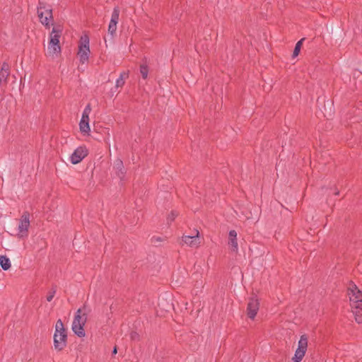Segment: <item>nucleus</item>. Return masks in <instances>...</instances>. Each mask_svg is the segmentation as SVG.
I'll return each mask as SVG.
<instances>
[{"label":"nucleus","instance_id":"obj_13","mask_svg":"<svg viewBox=\"0 0 362 362\" xmlns=\"http://www.w3.org/2000/svg\"><path fill=\"white\" fill-rule=\"evenodd\" d=\"M259 310L258 300L252 298L250 300L247 305V315L250 319H254Z\"/></svg>","mask_w":362,"mask_h":362},{"label":"nucleus","instance_id":"obj_1","mask_svg":"<svg viewBox=\"0 0 362 362\" xmlns=\"http://www.w3.org/2000/svg\"><path fill=\"white\" fill-rule=\"evenodd\" d=\"M62 33V28L60 25L52 28L49 35V42L47 45V54L49 57H57L61 53V47L59 45V39Z\"/></svg>","mask_w":362,"mask_h":362},{"label":"nucleus","instance_id":"obj_2","mask_svg":"<svg viewBox=\"0 0 362 362\" xmlns=\"http://www.w3.org/2000/svg\"><path fill=\"white\" fill-rule=\"evenodd\" d=\"M87 317L88 312L85 307L78 308L75 313L71 329L78 337H84L86 336L84 326L86 323Z\"/></svg>","mask_w":362,"mask_h":362},{"label":"nucleus","instance_id":"obj_20","mask_svg":"<svg viewBox=\"0 0 362 362\" xmlns=\"http://www.w3.org/2000/svg\"><path fill=\"white\" fill-rule=\"evenodd\" d=\"M303 40L304 39H301L296 44V46H295V48H294V50L293 52V57H296L298 55Z\"/></svg>","mask_w":362,"mask_h":362},{"label":"nucleus","instance_id":"obj_11","mask_svg":"<svg viewBox=\"0 0 362 362\" xmlns=\"http://www.w3.org/2000/svg\"><path fill=\"white\" fill-rule=\"evenodd\" d=\"M238 234L235 230H231L228 233V245L232 252H238Z\"/></svg>","mask_w":362,"mask_h":362},{"label":"nucleus","instance_id":"obj_23","mask_svg":"<svg viewBox=\"0 0 362 362\" xmlns=\"http://www.w3.org/2000/svg\"><path fill=\"white\" fill-rule=\"evenodd\" d=\"M54 291L51 292L47 296V300L50 302L52 300L54 296Z\"/></svg>","mask_w":362,"mask_h":362},{"label":"nucleus","instance_id":"obj_5","mask_svg":"<svg viewBox=\"0 0 362 362\" xmlns=\"http://www.w3.org/2000/svg\"><path fill=\"white\" fill-rule=\"evenodd\" d=\"M37 16L40 23L47 28L53 25L52 10L49 6L40 3L37 7Z\"/></svg>","mask_w":362,"mask_h":362},{"label":"nucleus","instance_id":"obj_21","mask_svg":"<svg viewBox=\"0 0 362 362\" xmlns=\"http://www.w3.org/2000/svg\"><path fill=\"white\" fill-rule=\"evenodd\" d=\"M140 73L144 78H146L148 76V68L146 65L142 64L140 66Z\"/></svg>","mask_w":362,"mask_h":362},{"label":"nucleus","instance_id":"obj_16","mask_svg":"<svg viewBox=\"0 0 362 362\" xmlns=\"http://www.w3.org/2000/svg\"><path fill=\"white\" fill-rule=\"evenodd\" d=\"M0 265L4 270H8L11 268V261L6 256L1 255Z\"/></svg>","mask_w":362,"mask_h":362},{"label":"nucleus","instance_id":"obj_12","mask_svg":"<svg viewBox=\"0 0 362 362\" xmlns=\"http://www.w3.org/2000/svg\"><path fill=\"white\" fill-rule=\"evenodd\" d=\"M182 242L184 244L192 247H197L200 241L199 239V231H196L192 235H185L182 237Z\"/></svg>","mask_w":362,"mask_h":362},{"label":"nucleus","instance_id":"obj_15","mask_svg":"<svg viewBox=\"0 0 362 362\" xmlns=\"http://www.w3.org/2000/svg\"><path fill=\"white\" fill-rule=\"evenodd\" d=\"M352 312L355 316V320L357 323L362 322V305L357 308L356 305H351Z\"/></svg>","mask_w":362,"mask_h":362},{"label":"nucleus","instance_id":"obj_10","mask_svg":"<svg viewBox=\"0 0 362 362\" xmlns=\"http://www.w3.org/2000/svg\"><path fill=\"white\" fill-rule=\"evenodd\" d=\"M88 153V151L85 146L78 147L70 156V161L72 164L80 163Z\"/></svg>","mask_w":362,"mask_h":362},{"label":"nucleus","instance_id":"obj_14","mask_svg":"<svg viewBox=\"0 0 362 362\" xmlns=\"http://www.w3.org/2000/svg\"><path fill=\"white\" fill-rule=\"evenodd\" d=\"M113 169L115 171V173L118 176L119 179H123L124 176V169L123 166V163L120 159H117L115 161L113 165Z\"/></svg>","mask_w":362,"mask_h":362},{"label":"nucleus","instance_id":"obj_17","mask_svg":"<svg viewBox=\"0 0 362 362\" xmlns=\"http://www.w3.org/2000/svg\"><path fill=\"white\" fill-rule=\"evenodd\" d=\"M128 73L123 72L116 81V86L121 87L124 84V78L127 77Z\"/></svg>","mask_w":362,"mask_h":362},{"label":"nucleus","instance_id":"obj_8","mask_svg":"<svg viewBox=\"0 0 362 362\" xmlns=\"http://www.w3.org/2000/svg\"><path fill=\"white\" fill-rule=\"evenodd\" d=\"M349 296L351 305H356L357 308L362 305V292L355 284H350L349 287Z\"/></svg>","mask_w":362,"mask_h":362},{"label":"nucleus","instance_id":"obj_6","mask_svg":"<svg viewBox=\"0 0 362 362\" xmlns=\"http://www.w3.org/2000/svg\"><path fill=\"white\" fill-rule=\"evenodd\" d=\"M91 110L90 105H87L83 111L82 116L79 122V129L83 136L90 135V127L89 124V116Z\"/></svg>","mask_w":362,"mask_h":362},{"label":"nucleus","instance_id":"obj_26","mask_svg":"<svg viewBox=\"0 0 362 362\" xmlns=\"http://www.w3.org/2000/svg\"><path fill=\"white\" fill-rule=\"evenodd\" d=\"M334 194H335L336 195H339V190H336V191L334 192Z\"/></svg>","mask_w":362,"mask_h":362},{"label":"nucleus","instance_id":"obj_19","mask_svg":"<svg viewBox=\"0 0 362 362\" xmlns=\"http://www.w3.org/2000/svg\"><path fill=\"white\" fill-rule=\"evenodd\" d=\"M117 25V23L110 21L109 26H108V33L110 35H111L112 36H113L116 32Z\"/></svg>","mask_w":362,"mask_h":362},{"label":"nucleus","instance_id":"obj_22","mask_svg":"<svg viewBox=\"0 0 362 362\" xmlns=\"http://www.w3.org/2000/svg\"><path fill=\"white\" fill-rule=\"evenodd\" d=\"M177 213L174 212V211H172L168 216L167 218V221L168 222H172L174 221V219L175 218V217L177 216Z\"/></svg>","mask_w":362,"mask_h":362},{"label":"nucleus","instance_id":"obj_24","mask_svg":"<svg viewBox=\"0 0 362 362\" xmlns=\"http://www.w3.org/2000/svg\"><path fill=\"white\" fill-rule=\"evenodd\" d=\"M156 241H162V239L160 238H153V242L156 243Z\"/></svg>","mask_w":362,"mask_h":362},{"label":"nucleus","instance_id":"obj_18","mask_svg":"<svg viewBox=\"0 0 362 362\" xmlns=\"http://www.w3.org/2000/svg\"><path fill=\"white\" fill-rule=\"evenodd\" d=\"M119 9L118 7H115L113 9L110 21L115 22L117 23L118 21H119Z\"/></svg>","mask_w":362,"mask_h":362},{"label":"nucleus","instance_id":"obj_3","mask_svg":"<svg viewBox=\"0 0 362 362\" xmlns=\"http://www.w3.org/2000/svg\"><path fill=\"white\" fill-rule=\"evenodd\" d=\"M54 349L61 351L66 344V334L64 327L62 321L59 319L55 325V332L54 334Z\"/></svg>","mask_w":362,"mask_h":362},{"label":"nucleus","instance_id":"obj_25","mask_svg":"<svg viewBox=\"0 0 362 362\" xmlns=\"http://www.w3.org/2000/svg\"><path fill=\"white\" fill-rule=\"evenodd\" d=\"M117 348H116V347H115V348L113 349V350H112V354H117Z\"/></svg>","mask_w":362,"mask_h":362},{"label":"nucleus","instance_id":"obj_4","mask_svg":"<svg viewBox=\"0 0 362 362\" xmlns=\"http://www.w3.org/2000/svg\"><path fill=\"white\" fill-rule=\"evenodd\" d=\"M90 54V40L87 35H83L81 37L77 55L80 63L86 64L88 62Z\"/></svg>","mask_w":362,"mask_h":362},{"label":"nucleus","instance_id":"obj_7","mask_svg":"<svg viewBox=\"0 0 362 362\" xmlns=\"http://www.w3.org/2000/svg\"><path fill=\"white\" fill-rule=\"evenodd\" d=\"M308 348V337L305 334L300 337L298 343V348L296 349L294 356L292 358L293 362H300L304 357Z\"/></svg>","mask_w":362,"mask_h":362},{"label":"nucleus","instance_id":"obj_9","mask_svg":"<svg viewBox=\"0 0 362 362\" xmlns=\"http://www.w3.org/2000/svg\"><path fill=\"white\" fill-rule=\"evenodd\" d=\"M30 226V220H29V216L28 214H24L19 222V225L18 227V237L19 238H24L27 236V232L28 230V228Z\"/></svg>","mask_w":362,"mask_h":362}]
</instances>
